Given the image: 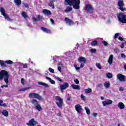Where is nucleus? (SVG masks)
I'll return each mask as SVG.
<instances>
[{"label":"nucleus","instance_id":"obj_1","mask_svg":"<svg viewBox=\"0 0 126 126\" xmlns=\"http://www.w3.org/2000/svg\"><path fill=\"white\" fill-rule=\"evenodd\" d=\"M69 5H72L75 9H79L80 6V0H65Z\"/></svg>","mask_w":126,"mask_h":126},{"label":"nucleus","instance_id":"obj_2","mask_svg":"<svg viewBox=\"0 0 126 126\" xmlns=\"http://www.w3.org/2000/svg\"><path fill=\"white\" fill-rule=\"evenodd\" d=\"M4 78V81L6 84H8V79L9 78V74L7 71L2 70L0 72V80H2Z\"/></svg>","mask_w":126,"mask_h":126},{"label":"nucleus","instance_id":"obj_3","mask_svg":"<svg viewBox=\"0 0 126 126\" xmlns=\"http://www.w3.org/2000/svg\"><path fill=\"white\" fill-rule=\"evenodd\" d=\"M55 101L56 103V105L61 109L63 108V99L60 96H55Z\"/></svg>","mask_w":126,"mask_h":126},{"label":"nucleus","instance_id":"obj_4","mask_svg":"<svg viewBox=\"0 0 126 126\" xmlns=\"http://www.w3.org/2000/svg\"><path fill=\"white\" fill-rule=\"evenodd\" d=\"M31 103L32 105H33V106L35 107L36 110H37L38 112H41V110H42L43 108H42L41 105H40V104H39V102H38V100H37V99L35 98L32 99L31 101Z\"/></svg>","mask_w":126,"mask_h":126},{"label":"nucleus","instance_id":"obj_5","mask_svg":"<svg viewBox=\"0 0 126 126\" xmlns=\"http://www.w3.org/2000/svg\"><path fill=\"white\" fill-rule=\"evenodd\" d=\"M118 20L121 23H126V15H125L123 12H120L117 14Z\"/></svg>","mask_w":126,"mask_h":126},{"label":"nucleus","instance_id":"obj_6","mask_svg":"<svg viewBox=\"0 0 126 126\" xmlns=\"http://www.w3.org/2000/svg\"><path fill=\"white\" fill-rule=\"evenodd\" d=\"M29 97L30 98H35V99H38V100H41V99H42V96L35 93H30L29 94Z\"/></svg>","mask_w":126,"mask_h":126},{"label":"nucleus","instance_id":"obj_7","mask_svg":"<svg viewBox=\"0 0 126 126\" xmlns=\"http://www.w3.org/2000/svg\"><path fill=\"white\" fill-rule=\"evenodd\" d=\"M0 12H1V15L4 16L5 19L7 20V21H11V19H10V18L6 15V13H5V10H4V8L0 7Z\"/></svg>","mask_w":126,"mask_h":126},{"label":"nucleus","instance_id":"obj_8","mask_svg":"<svg viewBox=\"0 0 126 126\" xmlns=\"http://www.w3.org/2000/svg\"><path fill=\"white\" fill-rule=\"evenodd\" d=\"M12 64L13 63V62L11 61V60H8L3 61L2 60H0V65L2 67H6V64Z\"/></svg>","mask_w":126,"mask_h":126},{"label":"nucleus","instance_id":"obj_9","mask_svg":"<svg viewBox=\"0 0 126 126\" xmlns=\"http://www.w3.org/2000/svg\"><path fill=\"white\" fill-rule=\"evenodd\" d=\"M117 5L119 7V9L121 10V11H125V10H126V8L124 7V6L125 5L124 0H119Z\"/></svg>","mask_w":126,"mask_h":126},{"label":"nucleus","instance_id":"obj_10","mask_svg":"<svg viewBox=\"0 0 126 126\" xmlns=\"http://www.w3.org/2000/svg\"><path fill=\"white\" fill-rule=\"evenodd\" d=\"M117 78L120 81H123V82H126V77L125 75L121 74L119 73L117 75Z\"/></svg>","mask_w":126,"mask_h":126},{"label":"nucleus","instance_id":"obj_11","mask_svg":"<svg viewBox=\"0 0 126 126\" xmlns=\"http://www.w3.org/2000/svg\"><path fill=\"white\" fill-rule=\"evenodd\" d=\"M27 125L29 126H35L38 125V122L32 118L29 121V123H27Z\"/></svg>","mask_w":126,"mask_h":126},{"label":"nucleus","instance_id":"obj_12","mask_svg":"<svg viewBox=\"0 0 126 126\" xmlns=\"http://www.w3.org/2000/svg\"><path fill=\"white\" fill-rule=\"evenodd\" d=\"M75 110L78 114H81V111H83L82 106L79 104H77L75 106Z\"/></svg>","mask_w":126,"mask_h":126},{"label":"nucleus","instance_id":"obj_13","mask_svg":"<svg viewBox=\"0 0 126 126\" xmlns=\"http://www.w3.org/2000/svg\"><path fill=\"white\" fill-rule=\"evenodd\" d=\"M102 104L103 107H106L107 105H111V104H113V100L111 99H107L106 100L102 101Z\"/></svg>","mask_w":126,"mask_h":126},{"label":"nucleus","instance_id":"obj_14","mask_svg":"<svg viewBox=\"0 0 126 126\" xmlns=\"http://www.w3.org/2000/svg\"><path fill=\"white\" fill-rule=\"evenodd\" d=\"M68 86H69V85L67 82H65L63 85H61L60 86L61 91L63 92V91L64 90V89H66V88H68Z\"/></svg>","mask_w":126,"mask_h":126},{"label":"nucleus","instance_id":"obj_15","mask_svg":"<svg viewBox=\"0 0 126 126\" xmlns=\"http://www.w3.org/2000/svg\"><path fill=\"white\" fill-rule=\"evenodd\" d=\"M85 10L87 12H89L90 11H93V7L90 4H87L85 6Z\"/></svg>","mask_w":126,"mask_h":126},{"label":"nucleus","instance_id":"obj_16","mask_svg":"<svg viewBox=\"0 0 126 126\" xmlns=\"http://www.w3.org/2000/svg\"><path fill=\"white\" fill-rule=\"evenodd\" d=\"M64 20L66 23V24H68L69 26H71V25H73L74 24V23L72 20H70V19H68V18H65Z\"/></svg>","mask_w":126,"mask_h":126},{"label":"nucleus","instance_id":"obj_17","mask_svg":"<svg viewBox=\"0 0 126 126\" xmlns=\"http://www.w3.org/2000/svg\"><path fill=\"white\" fill-rule=\"evenodd\" d=\"M41 30L45 33H47V34H52V32L51 31V30L49 29H47L46 28L41 27Z\"/></svg>","mask_w":126,"mask_h":126},{"label":"nucleus","instance_id":"obj_18","mask_svg":"<svg viewBox=\"0 0 126 126\" xmlns=\"http://www.w3.org/2000/svg\"><path fill=\"white\" fill-rule=\"evenodd\" d=\"M78 62L85 63H86V59L83 57H81L78 59Z\"/></svg>","mask_w":126,"mask_h":126},{"label":"nucleus","instance_id":"obj_19","mask_svg":"<svg viewBox=\"0 0 126 126\" xmlns=\"http://www.w3.org/2000/svg\"><path fill=\"white\" fill-rule=\"evenodd\" d=\"M113 59H114V56L113 55H110L108 60V63H109V64H112V63H113Z\"/></svg>","mask_w":126,"mask_h":126},{"label":"nucleus","instance_id":"obj_20","mask_svg":"<svg viewBox=\"0 0 126 126\" xmlns=\"http://www.w3.org/2000/svg\"><path fill=\"white\" fill-rule=\"evenodd\" d=\"M43 12L44 14H46V15H51L52 12L51 11L47 10V9H43Z\"/></svg>","mask_w":126,"mask_h":126},{"label":"nucleus","instance_id":"obj_21","mask_svg":"<svg viewBox=\"0 0 126 126\" xmlns=\"http://www.w3.org/2000/svg\"><path fill=\"white\" fill-rule=\"evenodd\" d=\"M14 2L16 4V5H17V6H19V5H21L22 1H21V0H14Z\"/></svg>","mask_w":126,"mask_h":126},{"label":"nucleus","instance_id":"obj_22","mask_svg":"<svg viewBox=\"0 0 126 126\" xmlns=\"http://www.w3.org/2000/svg\"><path fill=\"white\" fill-rule=\"evenodd\" d=\"M71 87H72V88H73V89L80 90V87H79V86L78 85L72 84L71 85Z\"/></svg>","mask_w":126,"mask_h":126},{"label":"nucleus","instance_id":"obj_23","mask_svg":"<svg viewBox=\"0 0 126 126\" xmlns=\"http://www.w3.org/2000/svg\"><path fill=\"white\" fill-rule=\"evenodd\" d=\"M39 85H42V86H44V87L45 88H49V85L45 83H43L42 82H38Z\"/></svg>","mask_w":126,"mask_h":126},{"label":"nucleus","instance_id":"obj_24","mask_svg":"<svg viewBox=\"0 0 126 126\" xmlns=\"http://www.w3.org/2000/svg\"><path fill=\"white\" fill-rule=\"evenodd\" d=\"M71 10H72V7L70 6H68L64 10V12L68 13L70 11H71Z\"/></svg>","mask_w":126,"mask_h":126},{"label":"nucleus","instance_id":"obj_25","mask_svg":"<svg viewBox=\"0 0 126 126\" xmlns=\"http://www.w3.org/2000/svg\"><path fill=\"white\" fill-rule=\"evenodd\" d=\"M55 0H50L48 3V5L52 8H55V5H54V2Z\"/></svg>","mask_w":126,"mask_h":126},{"label":"nucleus","instance_id":"obj_26","mask_svg":"<svg viewBox=\"0 0 126 126\" xmlns=\"http://www.w3.org/2000/svg\"><path fill=\"white\" fill-rule=\"evenodd\" d=\"M118 107L121 110H123V109H125V104L123 102H119Z\"/></svg>","mask_w":126,"mask_h":126},{"label":"nucleus","instance_id":"obj_27","mask_svg":"<svg viewBox=\"0 0 126 126\" xmlns=\"http://www.w3.org/2000/svg\"><path fill=\"white\" fill-rule=\"evenodd\" d=\"M111 84L109 82H105L104 83V86L105 87L106 89H108V88H110Z\"/></svg>","mask_w":126,"mask_h":126},{"label":"nucleus","instance_id":"obj_28","mask_svg":"<svg viewBox=\"0 0 126 126\" xmlns=\"http://www.w3.org/2000/svg\"><path fill=\"white\" fill-rule=\"evenodd\" d=\"M86 94H89V93H91L92 92V89L90 88H88L84 90Z\"/></svg>","mask_w":126,"mask_h":126},{"label":"nucleus","instance_id":"obj_29","mask_svg":"<svg viewBox=\"0 0 126 126\" xmlns=\"http://www.w3.org/2000/svg\"><path fill=\"white\" fill-rule=\"evenodd\" d=\"M2 114L5 117H8V112L7 110H3L2 112Z\"/></svg>","mask_w":126,"mask_h":126},{"label":"nucleus","instance_id":"obj_30","mask_svg":"<svg viewBox=\"0 0 126 126\" xmlns=\"http://www.w3.org/2000/svg\"><path fill=\"white\" fill-rule=\"evenodd\" d=\"M91 46H96V45H98V41L96 40H94L91 43Z\"/></svg>","mask_w":126,"mask_h":126},{"label":"nucleus","instance_id":"obj_31","mask_svg":"<svg viewBox=\"0 0 126 126\" xmlns=\"http://www.w3.org/2000/svg\"><path fill=\"white\" fill-rule=\"evenodd\" d=\"M106 77L109 79L112 78L113 77V74L110 72L106 73Z\"/></svg>","mask_w":126,"mask_h":126},{"label":"nucleus","instance_id":"obj_32","mask_svg":"<svg viewBox=\"0 0 126 126\" xmlns=\"http://www.w3.org/2000/svg\"><path fill=\"white\" fill-rule=\"evenodd\" d=\"M22 15L24 18H28V15H27V14L25 13V12H22Z\"/></svg>","mask_w":126,"mask_h":126},{"label":"nucleus","instance_id":"obj_33","mask_svg":"<svg viewBox=\"0 0 126 126\" xmlns=\"http://www.w3.org/2000/svg\"><path fill=\"white\" fill-rule=\"evenodd\" d=\"M85 110L87 113V115H90V109L87 107H85Z\"/></svg>","mask_w":126,"mask_h":126},{"label":"nucleus","instance_id":"obj_34","mask_svg":"<svg viewBox=\"0 0 126 126\" xmlns=\"http://www.w3.org/2000/svg\"><path fill=\"white\" fill-rule=\"evenodd\" d=\"M43 19V17L41 16L40 15H38L37 17H36V20L37 21H39Z\"/></svg>","mask_w":126,"mask_h":126},{"label":"nucleus","instance_id":"obj_35","mask_svg":"<svg viewBox=\"0 0 126 126\" xmlns=\"http://www.w3.org/2000/svg\"><path fill=\"white\" fill-rule=\"evenodd\" d=\"M28 89H30V88L29 87L24 88L23 89H21L19 90V91H26V90H28Z\"/></svg>","mask_w":126,"mask_h":126},{"label":"nucleus","instance_id":"obj_36","mask_svg":"<svg viewBox=\"0 0 126 126\" xmlns=\"http://www.w3.org/2000/svg\"><path fill=\"white\" fill-rule=\"evenodd\" d=\"M95 65L99 69H101L102 68V66H101V64H100V63H96Z\"/></svg>","mask_w":126,"mask_h":126},{"label":"nucleus","instance_id":"obj_37","mask_svg":"<svg viewBox=\"0 0 126 126\" xmlns=\"http://www.w3.org/2000/svg\"><path fill=\"white\" fill-rule=\"evenodd\" d=\"M48 69H49L50 72H51V73H54V72H55V70H54V69H53L51 67H49Z\"/></svg>","mask_w":126,"mask_h":126},{"label":"nucleus","instance_id":"obj_38","mask_svg":"<svg viewBox=\"0 0 126 126\" xmlns=\"http://www.w3.org/2000/svg\"><path fill=\"white\" fill-rule=\"evenodd\" d=\"M74 82L76 84H79V81L77 79H74Z\"/></svg>","mask_w":126,"mask_h":126},{"label":"nucleus","instance_id":"obj_39","mask_svg":"<svg viewBox=\"0 0 126 126\" xmlns=\"http://www.w3.org/2000/svg\"><path fill=\"white\" fill-rule=\"evenodd\" d=\"M120 36L119 33H116L114 35V39H117Z\"/></svg>","mask_w":126,"mask_h":126},{"label":"nucleus","instance_id":"obj_40","mask_svg":"<svg viewBox=\"0 0 126 126\" xmlns=\"http://www.w3.org/2000/svg\"><path fill=\"white\" fill-rule=\"evenodd\" d=\"M49 81L50 83H51V84H56V82L55 81V80H52V79H50Z\"/></svg>","mask_w":126,"mask_h":126},{"label":"nucleus","instance_id":"obj_41","mask_svg":"<svg viewBox=\"0 0 126 126\" xmlns=\"http://www.w3.org/2000/svg\"><path fill=\"white\" fill-rule=\"evenodd\" d=\"M102 44H103V45H104V46H105L108 45V42H107V41H105V40L103 41L102 42Z\"/></svg>","mask_w":126,"mask_h":126},{"label":"nucleus","instance_id":"obj_42","mask_svg":"<svg viewBox=\"0 0 126 126\" xmlns=\"http://www.w3.org/2000/svg\"><path fill=\"white\" fill-rule=\"evenodd\" d=\"M74 67L76 68V70H79L80 69V67H77V65H74Z\"/></svg>","mask_w":126,"mask_h":126},{"label":"nucleus","instance_id":"obj_43","mask_svg":"<svg viewBox=\"0 0 126 126\" xmlns=\"http://www.w3.org/2000/svg\"><path fill=\"white\" fill-rule=\"evenodd\" d=\"M91 52L92 53H96V49H91Z\"/></svg>","mask_w":126,"mask_h":126},{"label":"nucleus","instance_id":"obj_44","mask_svg":"<svg viewBox=\"0 0 126 126\" xmlns=\"http://www.w3.org/2000/svg\"><path fill=\"white\" fill-rule=\"evenodd\" d=\"M97 86L99 87V88H101L103 87V84L102 83H99L97 85Z\"/></svg>","mask_w":126,"mask_h":126},{"label":"nucleus","instance_id":"obj_45","mask_svg":"<svg viewBox=\"0 0 126 126\" xmlns=\"http://www.w3.org/2000/svg\"><path fill=\"white\" fill-rule=\"evenodd\" d=\"M21 81L23 85H24L25 84V83L24 82V79L21 78Z\"/></svg>","mask_w":126,"mask_h":126},{"label":"nucleus","instance_id":"obj_46","mask_svg":"<svg viewBox=\"0 0 126 126\" xmlns=\"http://www.w3.org/2000/svg\"><path fill=\"white\" fill-rule=\"evenodd\" d=\"M120 47L121 49H124V47H125V43H121Z\"/></svg>","mask_w":126,"mask_h":126},{"label":"nucleus","instance_id":"obj_47","mask_svg":"<svg viewBox=\"0 0 126 126\" xmlns=\"http://www.w3.org/2000/svg\"><path fill=\"white\" fill-rule=\"evenodd\" d=\"M58 69L59 71H60V72H62V67H61V66H59L58 67Z\"/></svg>","mask_w":126,"mask_h":126},{"label":"nucleus","instance_id":"obj_48","mask_svg":"<svg viewBox=\"0 0 126 126\" xmlns=\"http://www.w3.org/2000/svg\"><path fill=\"white\" fill-rule=\"evenodd\" d=\"M118 39L120 40V41H124V38L122 37L121 36H119Z\"/></svg>","mask_w":126,"mask_h":126},{"label":"nucleus","instance_id":"obj_49","mask_svg":"<svg viewBox=\"0 0 126 126\" xmlns=\"http://www.w3.org/2000/svg\"><path fill=\"white\" fill-rule=\"evenodd\" d=\"M81 97L82 98L83 100H85V96H84L83 94L81 95Z\"/></svg>","mask_w":126,"mask_h":126},{"label":"nucleus","instance_id":"obj_50","mask_svg":"<svg viewBox=\"0 0 126 126\" xmlns=\"http://www.w3.org/2000/svg\"><path fill=\"white\" fill-rule=\"evenodd\" d=\"M57 80L60 81V82H63V80L62 79L60 78L59 77H57Z\"/></svg>","mask_w":126,"mask_h":126},{"label":"nucleus","instance_id":"obj_51","mask_svg":"<svg viewBox=\"0 0 126 126\" xmlns=\"http://www.w3.org/2000/svg\"><path fill=\"white\" fill-rule=\"evenodd\" d=\"M50 21L52 23V24H55V21H54V19L51 18L50 19Z\"/></svg>","mask_w":126,"mask_h":126},{"label":"nucleus","instance_id":"obj_52","mask_svg":"<svg viewBox=\"0 0 126 126\" xmlns=\"http://www.w3.org/2000/svg\"><path fill=\"white\" fill-rule=\"evenodd\" d=\"M23 68H27L28 66H27V64H24L23 66Z\"/></svg>","mask_w":126,"mask_h":126},{"label":"nucleus","instance_id":"obj_53","mask_svg":"<svg viewBox=\"0 0 126 126\" xmlns=\"http://www.w3.org/2000/svg\"><path fill=\"white\" fill-rule=\"evenodd\" d=\"M121 57L122 58H124V59H126V55H125L124 54H121Z\"/></svg>","mask_w":126,"mask_h":126},{"label":"nucleus","instance_id":"obj_54","mask_svg":"<svg viewBox=\"0 0 126 126\" xmlns=\"http://www.w3.org/2000/svg\"><path fill=\"white\" fill-rule=\"evenodd\" d=\"M97 115H98V113H94L93 114V116L94 117H97Z\"/></svg>","mask_w":126,"mask_h":126},{"label":"nucleus","instance_id":"obj_55","mask_svg":"<svg viewBox=\"0 0 126 126\" xmlns=\"http://www.w3.org/2000/svg\"><path fill=\"white\" fill-rule=\"evenodd\" d=\"M8 86V85H3L2 86H1V88H3V87H7Z\"/></svg>","mask_w":126,"mask_h":126},{"label":"nucleus","instance_id":"obj_56","mask_svg":"<svg viewBox=\"0 0 126 126\" xmlns=\"http://www.w3.org/2000/svg\"><path fill=\"white\" fill-rule=\"evenodd\" d=\"M83 66H84V64H83V63H82L80 66V68H82V67H83Z\"/></svg>","mask_w":126,"mask_h":126},{"label":"nucleus","instance_id":"obj_57","mask_svg":"<svg viewBox=\"0 0 126 126\" xmlns=\"http://www.w3.org/2000/svg\"><path fill=\"white\" fill-rule=\"evenodd\" d=\"M124 89H124V88L121 87V88H120L119 89V91H124Z\"/></svg>","mask_w":126,"mask_h":126},{"label":"nucleus","instance_id":"obj_58","mask_svg":"<svg viewBox=\"0 0 126 126\" xmlns=\"http://www.w3.org/2000/svg\"><path fill=\"white\" fill-rule=\"evenodd\" d=\"M3 103V101L2 100H0V106H2V104Z\"/></svg>","mask_w":126,"mask_h":126},{"label":"nucleus","instance_id":"obj_59","mask_svg":"<svg viewBox=\"0 0 126 126\" xmlns=\"http://www.w3.org/2000/svg\"><path fill=\"white\" fill-rule=\"evenodd\" d=\"M46 79H47L48 80H51V78L50 77H48V76H45Z\"/></svg>","mask_w":126,"mask_h":126},{"label":"nucleus","instance_id":"obj_60","mask_svg":"<svg viewBox=\"0 0 126 126\" xmlns=\"http://www.w3.org/2000/svg\"><path fill=\"white\" fill-rule=\"evenodd\" d=\"M24 5H25V7H27V8L28 7V6H29V5L28 3H26V4H25Z\"/></svg>","mask_w":126,"mask_h":126},{"label":"nucleus","instance_id":"obj_61","mask_svg":"<svg viewBox=\"0 0 126 126\" xmlns=\"http://www.w3.org/2000/svg\"><path fill=\"white\" fill-rule=\"evenodd\" d=\"M71 97H70V96H68L67 98V101H70V99Z\"/></svg>","mask_w":126,"mask_h":126},{"label":"nucleus","instance_id":"obj_62","mask_svg":"<svg viewBox=\"0 0 126 126\" xmlns=\"http://www.w3.org/2000/svg\"><path fill=\"white\" fill-rule=\"evenodd\" d=\"M32 19L33 20H35V21H37V18H35L34 17H32Z\"/></svg>","mask_w":126,"mask_h":126},{"label":"nucleus","instance_id":"obj_63","mask_svg":"<svg viewBox=\"0 0 126 126\" xmlns=\"http://www.w3.org/2000/svg\"><path fill=\"white\" fill-rule=\"evenodd\" d=\"M57 115L59 116V117H61L62 116V113H59L57 114Z\"/></svg>","mask_w":126,"mask_h":126},{"label":"nucleus","instance_id":"obj_64","mask_svg":"<svg viewBox=\"0 0 126 126\" xmlns=\"http://www.w3.org/2000/svg\"><path fill=\"white\" fill-rule=\"evenodd\" d=\"M2 106H3V107H6V104H5V103H3V104H2Z\"/></svg>","mask_w":126,"mask_h":126}]
</instances>
